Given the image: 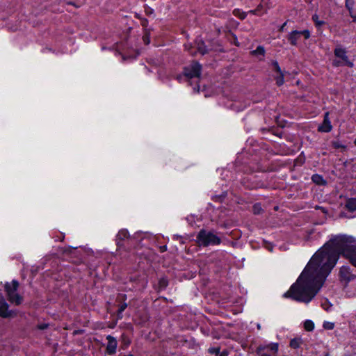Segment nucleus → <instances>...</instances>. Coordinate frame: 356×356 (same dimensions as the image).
I'll use <instances>...</instances> for the list:
<instances>
[{
	"mask_svg": "<svg viewBox=\"0 0 356 356\" xmlns=\"http://www.w3.org/2000/svg\"><path fill=\"white\" fill-rule=\"evenodd\" d=\"M340 254L356 267L355 238L347 235H337L332 238L313 255L296 283L284 294V297L305 303L309 302L322 287Z\"/></svg>",
	"mask_w": 356,
	"mask_h": 356,
	"instance_id": "obj_1",
	"label": "nucleus"
},
{
	"mask_svg": "<svg viewBox=\"0 0 356 356\" xmlns=\"http://www.w3.org/2000/svg\"><path fill=\"white\" fill-rule=\"evenodd\" d=\"M18 287L19 282L16 280L5 284V291L8 300L16 305H20L23 300V298L17 293Z\"/></svg>",
	"mask_w": 356,
	"mask_h": 356,
	"instance_id": "obj_2",
	"label": "nucleus"
},
{
	"mask_svg": "<svg viewBox=\"0 0 356 356\" xmlns=\"http://www.w3.org/2000/svg\"><path fill=\"white\" fill-rule=\"evenodd\" d=\"M197 241L200 245L207 247L219 245L221 240L218 236L211 232L201 230L197 234Z\"/></svg>",
	"mask_w": 356,
	"mask_h": 356,
	"instance_id": "obj_3",
	"label": "nucleus"
},
{
	"mask_svg": "<svg viewBox=\"0 0 356 356\" xmlns=\"http://www.w3.org/2000/svg\"><path fill=\"white\" fill-rule=\"evenodd\" d=\"M278 350L277 343H271L267 346H259L257 353L259 356H276Z\"/></svg>",
	"mask_w": 356,
	"mask_h": 356,
	"instance_id": "obj_4",
	"label": "nucleus"
},
{
	"mask_svg": "<svg viewBox=\"0 0 356 356\" xmlns=\"http://www.w3.org/2000/svg\"><path fill=\"white\" fill-rule=\"evenodd\" d=\"M302 35L308 39L310 37V32L308 30L293 31L289 34L287 39L291 44L296 46Z\"/></svg>",
	"mask_w": 356,
	"mask_h": 356,
	"instance_id": "obj_5",
	"label": "nucleus"
},
{
	"mask_svg": "<svg viewBox=\"0 0 356 356\" xmlns=\"http://www.w3.org/2000/svg\"><path fill=\"white\" fill-rule=\"evenodd\" d=\"M16 316V312L9 309V305L5 298L0 296V317L10 318Z\"/></svg>",
	"mask_w": 356,
	"mask_h": 356,
	"instance_id": "obj_6",
	"label": "nucleus"
},
{
	"mask_svg": "<svg viewBox=\"0 0 356 356\" xmlns=\"http://www.w3.org/2000/svg\"><path fill=\"white\" fill-rule=\"evenodd\" d=\"M201 74V65L196 62L184 68V74L188 78L199 77Z\"/></svg>",
	"mask_w": 356,
	"mask_h": 356,
	"instance_id": "obj_7",
	"label": "nucleus"
},
{
	"mask_svg": "<svg viewBox=\"0 0 356 356\" xmlns=\"http://www.w3.org/2000/svg\"><path fill=\"white\" fill-rule=\"evenodd\" d=\"M339 276L341 280L346 284L356 278V275L350 271V267L346 266L340 268Z\"/></svg>",
	"mask_w": 356,
	"mask_h": 356,
	"instance_id": "obj_8",
	"label": "nucleus"
},
{
	"mask_svg": "<svg viewBox=\"0 0 356 356\" xmlns=\"http://www.w3.org/2000/svg\"><path fill=\"white\" fill-rule=\"evenodd\" d=\"M334 55L341 58L343 62L344 63V65H348V67H352L353 66V63L348 60V56H346V51L345 49H343L341 47H337L334 49Z\"/></svg>",
	"mask_w": 356,
	"mask_h": 356,
	"instance_id": "obj_9",
	"label": "nucleus"
},
{
	"mask_svg": "<svg viewBox=\"0 0 356 356\" xmlns=\"http://www.w3.org/2000/svg\"><path fill=\"white\" fill-rule=\"evenodd\" d=\"M106 339L108 340V343L106 346V353L108 355H113L115 353L118 342L115 338L111 335H108L106 337Z\"/></svg>",
	"mask_w": 356,
	"mask_h": 356,
	"instance_id": "obj_10",
	"label": "nucleus"
},
{
	"mask_svg": "<svg viewBox=\"0 0 356 356\" xmlns=\"http://www.w3.org/2000/svg\"><path fill=\"white\" fill-rule=\"evenodd\" d=\"M332 129L331 122L329 119V113L326 112L324 115L323 124L318 127V130L321 132H330Z\"/></svg>",
	"mask_w": 356,
	"mask_h": 356,
	"instance_id": "obj_11",
	"label": "nucleus"
},
{
	"mask_svg": "<svg viewBox=\"0 0 356 356\" xmlns=\"http://www.w3.org/2000/svg\"><path fill=\"white\" fill-rule=\"evenodd\" d=\"M273 65L274 67L275 70L277 73V75L275 77L277 84L278 86H281L284 83V75L277 61L273 62Z\"/></svg>",
	"mask_w": 356,
	"mask_h": 356,
	"instance_id": "obj_12",
	"label": "nucleus"
},
{
	"mask_svg": "<svg viewBox=\"0 0 356 356\" xmlns=\"http://www.w3.org/2000/svg\"><path fill=\"white\" fill-rule=\"evenodd\" d=\"M129 236V232L127 229H121L117 234V243L119 245L120 242L124 240L125 238H128Z\"/></svg>",
	"mask_w": 356,
	"mask_h": 356,
	"instance_id": "obj_13",
	"label": "nucleus"
},
{
	"mask_svg": "<svg viewBox=\"0 0 356 356\" xmlns=\"http://www.w3.org/2000/svg\"><path fill=\"white\" fill-rule=\"evenodd\" d=\"M312 180L318 185H325L326 181L323 179V177L321 175H319L318 174L314 175L312 177Z\"/></svg>",
	"mask_w": 356,
	"mask_h": 356,
	"instance_id": "obj_14",
	"label": "nucleus"
},
{
	"mask_svg": "<svg viewBox=\"0 0 356 356\" xmlns=\"http://www.w3.org/2000/svg\"><path fill=\"white\" fill-rule=\"evenodd\" d=\"M197 45V51L202 55L207 53V49H206V47L204 45V42H202L201 40H196L195 42Z\"/></svg>",
	"mask_w": 356,
	"mask_h": 356,
	"instance_id": "obj_15",
	"label": "nucleus"
},
{
	"mask_svg": "<svg viewBox=\"0 0 356 356\" xmlns=\"http://www.w3.org/2000/svg\"><path fill=\"white\" fill-rule=\"evenodd\" d=\"M346 207L350 211H355L356 210V198L348 199L346 202Z\"/></svg>",
	"mask_w": 356,
	"mask_h": 356,
	"instance_id": "obj_16",
	"label": "nucleus"
},
{
	"mask_svg": "<svg viewBox=\"0 0 356 356\" xmlns=\"http://www.w3.org/2000/svg\"><path fill=\"white\" fill-rule=\"evenodd\" d=\"M302 343V340L300 338H295L291 340L290 346L292 348H298Z\"/></svg>",
	"mask_w": 356,
	"mask_h": 356,
	"instance_id": "obj_17",
	"label": "nucleus"
},
{
	"mask_svg": "<svg viewBox=\"0 0 356 356\" xmlns=\"http://www.w3.org/2000/svg\"><path fill=\"white\" fill-rule=\"evenodd\" d=\"M263 8H264L263 5L259 4L255 10H250V13H251L254 15H261L262 14L266 13V10H267L266 9V10H264V11L263 13H261V11L263 10Z\"/></svg>",
	"mask_w": 356,
	"mask_h": 356,
	"instance_id": "obj_18",
	"label": "nucleus"
},
{
	"mask_svg": "<svg viewBox=\"0 0 356 356\" xmlns=\"http://www.w3.org/2000/svg\"><path fill=\"white\" fill-rule=\"evenodd\" d=\"M252 54L255 56L261 55L264 56L265 54V49L262 46H259L255 50L252 51Z\"/></svg>",
	"mask_w": 356,
	"mask_h": 356,
	"instance_id": "obj_19",
	"label": "nucleus"
},
{
	"mask_svg": "<svg viewBox=\"0 0 356 356\" xmlns=\"http://www.w3.org/2000/svg\"><path fill=\"white\" fill-rule=\"evenodd\" d=\"M304 327L307 331H312L314 329V324L310 320H307L304 323Z\"/></svg>",
	"mask_w": 356,
	"mask_h": 356,
	"instance_id": "obj_20",
	"label": "nucleus"
},
{
	"mask_svg": "<svg viewBox=\"0 0 356 356\" xmlns=\"http://www.w3.org/2000/svg\"><path fill=\"white\" fill-rule=\"evenodd\" d=\"M312 19L315 23L316 26L321 27L325 24V22L318 19V15L315 14L312 16Z\"/></svg>",
	"mask_w": 356,
	"mask_h": 356,
	"instance_id": "obj_21",
	"label": "nucleus"
},
{
	"mask_svg": "<svg viewBox=\"0 0 356 356\" xmlns=\"http://www.w3.org/2000/svg\"><path fill=\"white\" fill-rule=\"evenodd\" d=\"M150 31L149 30H145V32L143 36V40L145 44H148L150 42Z\"/></svg>",
	"mask_w": 356,
	"mask_h": 356,
	"instance_id": "obj_22",
	"label": "nucleus"
},
{
	"mask_svg": "<svg viewBox=\"0 0 356 356\" xmlns=\"http://www.w3.org/2000/svg\"><path fill=\"white\" fill-rule=\"evenodd\" d=\"M234 15L238 17L241 19H245L246 17V13L244 12L241 11L240 9H235L234 10Z\"/></svg>",
	"mask_w": 356,
	"mask_h": 356,
	"instance_id": "obj_23",
	"label": "nucleus"
},
{
	"mask_svg": "<svg viewBox=\"0 0 356 356\" xmlns=\"http://www.w3.org/2000/svg\"><path fill=\"white\" fill-rule=\"evenodd\" d=\"M332 147L335 149H345L346 146L341 144L339 141H334L332 142Z\"/></svg>",
	"mask_w": 356,
	"mask_h": 356,
	"instance_id": "obj_24",
	"label": "nucleus"
},
{
	"mask_svg": "<svg viewBox=\"0 0 356 356\" xmlns=\"http://www.w3.org/2000/svg\"><path fill=\"white\" fill-rule=\"evenodd\" d=\"M354 5V0H346V7L349 10L352 11Z\"/></svg>",
	"mask_w": 356,
	"mask_h": 356,
	"instance_id": "obj_25",
	"label": "nucleus"
},
{
	"mask_svg": "<svg viewBox=\"0 0 356 356\" xmlns=\"http://www.w3.org/2000/svg\"><path fill=\"white\" fill-rule=\"evenodd\" d=\"M323 327L326 330H332L334 327V324L331 322L325 321L323 323Z\"/></svg>",
	"mask_w": 356,
	"mask_h": 356,
	"instance_id": "obj_26",
	"label": "nucleus"
},
{
	"mask_svg": "<svg viewBox=\"0 0 356 356\" xmlns=\"http://www.w3.org/2000/svg\"><path fill=\"white\" fill-rule=\"evenodd\" d=\"M127 303H123L122 305H121L119 309V314H121L127 308Z\"/></svg>",
	"mask_w": 356,
	"mask_h": 356,
	"instance_id": "obj_27",
	"label": "nucleus"
},
{
	"mask_svg": "<svg viewBox=\"0 0 356 356\" xmlns=\"http://www.w3.org/2000/svg\"><path fill=\"white\" fill-rule=\"evenodd\" d=\"M209 351L210 353L217 354L219 352V349L218 348H209Z\"/></svg>",
	"mask_w": 356,
	"mask_h": 356,
	"instance_id": "obj_28",
	"label": "nucleus"
},
{
	"mask_svg": "<svg viewBox=\"0 0 356 356\" xmlns=\"http://www.w3.org/2000/svg\"><path fill=\"white\" fill-rule=\"evenodd\" d=\"M333 64L335 66H340V65H344V63L343 62L342 63L339 60H334Z\"/></svg>",
	"mask_w": 356,
	"mask_h": 356,
	"instance_id": "obj_29",
	"label": "nucleus"
},
{
	"mask_svg": "<svg viewBox=\"0 0 356 356\" xmlns=\"http://www.w3.org/2000/svg\"><path fill=\"white\" fill-rule=\"evenodd\" d=\"M254 213H257L259 212V206L258 205H254Z\"/></svg>",
	"mask_w": 356,
	"mask_h": 356,
	"instance_id": "obj_30",
	"label": "nucleus"
},
{
	"mask_svg": "<svg viewBox=\"0 0 356 356\" xmlns=\"http://www.w3.org/2000/svg\"><path fill=\"white\" fill-rule=\"evenodd\" d=\"M349 13H350V17H351L353 18V22H356V15H353L352 11H350V12H349Z\"/></svg>",
	"mask_w": 356,
	"mask_h": 356,
	"instance_id": "obj_31",
	"label": "nucleus"
},
{
	"mask_svg": "<svg viewBox=\"0 0 356 356\" xmlns=\"http://www.w3.org/2000/svg\"><path fill=\"white\" fill-rule=\"evenodd\" d=\"M47 327V325H45V324L40 325L38 326L39 329H40V330H44V329H45Z\"/></svg>",
	"mask_w": 356,
	"mask_h": 356,
	"instance_id": "obj_32",
	"label": "nucleus"
},
{
	"mask_svg": "<svg viewBox=\"0 0 356 356\" xmlns=\"http://www.w3.org/2000/svg\"><path fill=\"white\" fill-rule=\"evenodd\" d=\"M161 252H163L167 250V247L165 245L160 247Z\"/></svg>",
	"mask_w": 356,
	"mask_h": 356,
	"instance_id": "obj_33",
	"label": "nucleus"
},
{
	"mask_svg": "<svg viewBox=\"0 0 356 356\" xmlns=\"http://www.w3.org/2000/svg\"><path fill=\"white\" fill-rule=\"evenodd\" d=\"M286 24V22H284V23L282 24V26L280 27V31H284V27H285Z\"/></svg>",
	"mask_w": 356,
	"mask_h": 356,
	"instance_id": "obj_34",
	"label": "nucleus"
},
{
	"mask_svg": "<svg viewBox=\"0 0 356 356\" xmlns=\"http://www.w3.org/2000/svg\"><path fill=\"white\" fill-rule=\"evenodd\" d=\"M124 356H134L132 354H128V355H126Z\"/></svg>",
	"mask_w": 356,
	"mask_h": 356,
	"instance_id": "obj_35",
	"label": "nucleus"
},
{
	"mask_svg": "<svg viewBox=\"0 0 356 356\" xmlns=\"http://www.w3.org/2000/svg\"><path fill=\"white\" fill-rule=\"evenodd\" d=\"M312 0H309V2H311Z\"/></svg>",
	"mask_w": 356,
	"mask_h": 356,
	"instance_id": "obj_36",
	"label": "nucleus"
}]
</instances>
